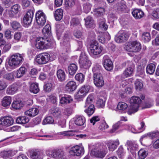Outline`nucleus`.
I'll list each match as a JSON object with an SVG mask.
<instances>
[{
  "label": "nucleus",
  "mask_w": 159,
  "mask_h": 159,
  "mask_svg": "<svg viewBox=\"0 0 159 159\" xmlns=\"http://www.w3.org/2000/svg\"><path fill=\"white\" fill-rule=\"evenodd\" d=\"M24 55L15 53L10 56L8 58V65L12 69H15L20 66L24 61Z\"/></svg>",
  "instance_id": "obj_1"
},
{
  "label": "nucleus",
  "mask_w": 159,
  "mask_h": 159,
  "mask_svg": "<svg viewBox=\"0 0 159 159\" xmlns=\"http://www.w3.org/2000/svg\"><path fill=\"white\" fill-rule=\"evenodd\" d=\"M103 47L96 41H93L90 44L89 52L90 55L95 58L99 57L102 54Z\"/></svg>",
  "instance_id": "obj_2"
},
{
  "label": "nucleus",
  "mask_w": 159,
  "mask_h": 159,
  "mask_svg": "<svg viewBox=\"0 0 159 159\" xmlns=\"http://www.w3.org/2000/svg\"><path fill=\"white\" fill-rule=\"evenodd\" d=\"M106 145L101 144H97L93 147L90 153L91 156L102 158L106 153Z\"/></svg>",
  "instance_id": "obj_3"
},
{
  "label": "nucleus",
  "mask_w": 159,
  "mask_h": 159,
  "mask_svg": "<svg viewBox=\"0 0 159 159\" xmlns=\"http://www.w3.org/2000/svg\"><path fill=\"white\" fill-rule=\"evenodd\" d=\"M141 102V100L139 97L133 96L130 100L131 105L129 106L128 113L129 115H131L137 112L139 107V104Z\"/></svg>",
  "instance_id": "obj_4"
},
{
  "label": "nucleus",
  "mask_w": 159,
  "mask_h": 159,
  "mask_svg": "<svg viewBox=\"0 0 159 159\" xmlns=\"http://www.w3.org/2000/svg\"><path fill=\"white\" fill-rule=\"evenodd\" d=\"M51 39L45 37H40L36 41L35 45L36 48L39 49H47L50 47Z\"/></svg>",
  "instance_id": "obj_5"
},
{
  "label": "nucleus",
  "mask_w": 159,
  "mask_h": 159,
  "mask_svg": "<svg viewBox=\"0 0 159 159\" xmlns=\"http://www.w3.org/2000/svg\"><path fill=\"white\" fill-rule=\"evenodd\" d=\"M93 98L92 95H89L86 99L84 106L85 107H88V109H85L84 111L89 116L92 115L94 111V106L92 104Z\"/></svg>",
  "instance_id": "obj_6"
},
{
  "label": "nucleus",
  "mask_w": 159,
  "mask_h": 159,
  "mask_svg": "<svg viewBox=\"0 0 159 159\" xmlns=\"http://www.w3.org/2000/svg\"><path fill=\"white\" fill-rule=\"evenodd\" d=\"M141 45L138 41H135L129 43L125 47L126 50L132 52H138L141 49Z\"/></svg>",
  "instance_id": "obj_7"
},
{
  "label": "nucleus",
  "mask_w": 159,
  "mask_h": 159,
  "mask_svg": "<svg viewBox=\"0 0 159 159\" xmlns=\"http://www.w3.org/2000/svg\"><path fill=\"white\" fill-rule=\"evenodd\" d=\"M34 16V12L32 10H29L25 15L22 21V25L25 27L30 26L32 22Z\"/></svg>",
  "instance_id": "obj_8"
},
{
  "label": "nucleus",
  "mask_w": 159,
  "mask_h": 159,
  "mask_svg": "<svg viewBox=\"0 0 159 159\" xmlns=\"http://www.w3.org/2000/svg\"><path fill=\"white\" fill-rule=\"evenodd\" d=\"M90 89V86L88 85H84L80 89L75 95V98L80 100L84 97L88 93Z\"/></svg>",
  "instance_id": "obj_9"
},
{
  "label": "nucleus",
  "mask_w": 159,
  "mask_h": 159,
  "mask_svg": "<svg viewBox=\"0 0 159 159\" xmlns=\"http://www.w3.org/2000/svg\"><path fill=\"white\" fill-rule=\"evenodd\" d=\"M69 152L73 156H80L84 154V148L82 146L76 145L71 148Z\"/></svg>",
  "instance_id": "obj_10"
},
{
  "label": "nucleus",
  "mask_w": 159,
  "mask_h": 159,
  "mask_svg": "<svg viewBox=\"0 0 159 159\" xmlns=\"http://www.w3.org/2000/svg\"><path fill=\"white\" fill-rule=\"evenodd\" d=\"M50 55L46 53L39 54L37 56L36 61L39 64H43L47 63L49 60Z\"/></svg>",
  "instance_id": "obj_11"
},
{
  "label": "nucleus",
  "mask_w": 159,
  "mask_h": 159,
  "mask_svg": "<svg viewBox=\"0 0 159 159\" xmlns=\"http://www.w3.org/2000/svg\"><path fill=\"white\" fill-rule=\"evenodd\" d=\"M36 19L38 24L41 26H43L46 23V17L42 11L39 10L36 14Z\"/></svg>",
  "instance_id": "obj_12"
},
{
  "label": "nucleus",
  "mask_w": 159,
  "mask_h": 159,
  "mask_svg": "<svg viewBox=\"0 0 159 159\" xmlns=\"http://www.w3.org/2000/svg\"><path fill=\"white\" fill-rule=\"evenodd\" d=\"M79 63L81 67L86 69L89 68L91 64V61L87 56L84 54H81L80 57Z\"/></svg>",
  "instance_id": "obj_13"
},
{
  "label": "nucleus",
  "mask_w": 159,
  "mask_h": 159,
  "mask_svg": "<svg viewBox=\"0 0 159 159\" xmlns=\"http://www.w3.org/2000/svg\"><path fill=\"white\" fill-rule=\"evenodd\" d=\"M129 34L127 32L120 31L115 37V40L117 43H122L127 41L129 38Z\"/></svg>",
  "instance_id": "obj_14"
},
{
  "label": "nucleus",
  "mask_w": 159,
  "mask_h": 159,
  "mask_svg": "<svg viewBox=\"0 0 159 159\" xmlns=\"http://www.w3.org/2000/svg\"><path fill=\"white\" fill-rule=\"evenodd\" d=\"M93 79L95 85L98 87H101L104 84L103 77L101 74L93 75Z\"/></svg>",
  "instance_id": "obj_15"
},
{
  "label": "nucleus",
  "mask_w": 159,
  "mask_h": 159,
  "mask_svg": "<svg viewBox=\"0 0 159 159\" xmlns=\"http://www.w3.org/2000/svg\"><path fill=\"white\" fill-rule=\"evenodd\" d=\"M102 61L103 66L106 70L110 71L113 69L112 62L107 56L103 57Z\"/></svg>",
  "instance_id": "obj_16"
},
{
  "label": "nucleus",
  "mask_w": 159,
  "mask_h": 159,
  "mask_svg": "<svg viewBox=\"0 0 159 159\" xmlns=\"http://www.w3.org/2000/svg\"><path fill=\"white\" fill-rule=\"evenodd\" d=\"M13 123L12 118L9 116H5L0 119V125L3 127H8Z\"/></svg>",
  "instance_id": "obj_17"
},
{
  "label": "nucleus",
  "mask_w": 159,
  "mask_h": 159,
  "mask_svg": "<svg viewBox=\"0 0 159 159\" xmlns=\"http://www.w3.org/2000/svg\"><path fill=\"white\" fill-rule=\"evenodd\" d=\"M42 33L44 37L51 40L52 35L51 27L50 25L47 24L42 30Z\"/></svg>",
  "instance_id": "obj_18"
},
{
  "label": "nucleus",
  "mask_w": 159,
  "mask_h": 159,
  "mask_svg": "<svg viewBox=\"0 0 159 159\" xmlns=\"http://www.w3.org/2000/svg\"><path fill=\"white\" fill-rule=\"evenodd\" d=\"M119 144V141L118 139H117L113 141H108L107 143V146L110 151H113L117 148Z\"/></svg>",
  "instance_id": "obj_19"
},
{
  "label": "nucleus",
  "mask_w": 159,
  "mask_h": 159,
  "mask_svg": "<svg viewBox=\"0 0 159 159\" xmlns=\"http://www.w3.org/2000/svg\"><path fill=\"white\" fill-rule=\"evenodd\" d=\"M64 152L61 150L54 149L49 152V154L52 158H58L61 157V155H63Z\"/></svg>",
  "instance_id": "obj_20"
},
{
  "label": "nucleus",
  "mask_w": 159,
  "mask_h": 159,
  "mask_svg": "<svg viewBox=\"0 0 159 159\" xmlns=\"http://www.w3.org/2000/svg\"><path fill=\"white\" fill-rule=\"evenodd\" d=\"M12 102L11 97L6 96L4 97L1 101V105L4 107L8 108Z\"/></svg>",
  "instance_id": "obj_21"
},
{
  "label": "nucleus",
  "mask_w": 159,
  "mask_h": 159,
  "mask_svg": "<svg viewBox=\"0 0 159 159\" xmlns=\"http://www.w3.org/2000/svg\"><path fill=\"white\" fill-rule=\"evenodd\" d=\"M110 39V36L109 34L107 32L100 33L98 37V40L102 43H105L106 39L109 40Z\"/></svg>",
  "instance_id": "obj_22"
},
{
  "label": "nucleus",
  "mask_w": 159,
  "mask_h": 159,
  "mask_svg": "<svg viewBox=\"0 0 159 159\" xmlns=\"http://www.w3.org/2000/svg\"><path fill=\"white\" fill-rule=\"evenodd\" d=\"M19 85L18 84H14L9 86L7 89L6 93L9 95L14 94L17 90Z\"/></svg>",
  "instance_id": "obj_23"
},
{
  "label": "nucleus",
  "mask_w": 159,
  "mask_h": 159,
  "mask_svg": "<svg viewBox=\"0 0 159 159\" xmlns=\"http://www.w3.org/2000/svg\"><path fill=\"white\" fill-rule=\"evenodd\" d=\"M30 155L32 158L42 159L43 153L41 150H36L32 151L30 153Z\"/></svg>",
  "instance_id": "obj_24"
},
{
  "label": "nucleus",
  "mask_w": 159,
  "mask_h": 159,
  "mask_svg": "<svg viewBox=\"0 0 159 159\" xmlns=\"http://www.w3.org/2000/svg\"><path fill=\"white\" fill-rule=\"evenodd\" d=\"M76 84L75 82L73 81L69 82L65 87V90L68 92L74 91L76 89Z\"/></svg>",
  "instance_id": "obj_25"
},
{
  "label": "nucleus",
  "mask_w": 159,
  "mask_h": 159,
  "mask_svg": "<svg viewBox=\"0 0 159 159\" xmlns=\"http://www.w3.org/2000/svg\"><path fill=\"white\" fill-rule=\"evenodd\" d=\"M26 68L23 66L20 67L16 71H14L15 73V77L16 78H20L24 75L26 72Z\"/></svg>",
  "instance_id": "obj_26"
},
{
  "label": "nucleus",
  "mask_w": 159,
  "mask_h": 159,
  "mask_svg": "<svg viewBox=\"0 0 159 159\" xmlns=\"http://www.w3.org/2000/svg\"><path fill=\"white\" fill-rule=\"evenodd\" d=\"M132 14L136 19H139L142 18L144 15L143 12L140 9H135L132 12Z\"/></svg>",
  "instance_id": "obj_27"
},
{
  "label": "nucleus",
  "mask_w": 159,
  "mask_h": 159,
  "mask_svg": "<svg viewBox=\"0 0 159 159\" xmlns=\"http://www.w3.org/2000/svg\"><path fill=\"white\" fill-rule=\"evenodd\" d=\"M85 21V25L87 28H93L95 25L94 23V21L92 18L90 16H89L84 18Z\"/></svg>",
  "instance_id": "obj_28"
},
{
  "label": "nucleus",
  "mask_w": 159,
  "mask_h": 159,
  "mask_svg": "<svg viewBox=\"0 0 159 159\" xmlns=\"http://www.w3.org/2000/svg\"><path fill=\"white\" fill-rule=\"evenodd\" d=\"M126 144L129 146L128 149H130V152L132 153H134L135 151L138 149V145L132 141H128L126 142Z\"/></svg>",
  "instance_id": "obj_29"
},
{
  "label": "nucleus",
  "mask_w": 159,
  "mask_h": 159,
  "mask_svg": "<svg viewBox=\"0 0 159 159\" xmlns=\"http://www.w3.org/2000/svg\"><path fill=\"white\" fill-rule=\"evenodd\" d=\"M39 112V111L38 108L34 107L31 108L26 111L25 113V115L31 117H33L37 115L38 114Z\"/></svg>",
  "instance_id": "obj_30"
},
{
  "label": "nucleus",
  "mask_w": 159,
  "mask_h": 159,
  "mask_svg": "<svg viewBox=\"0 0 159 159\" xmlns=\"http://www.w3.org/2000/svg\"><path fill=\"white\" fill-rule=\"evenodd\" d=\"M85 122V119L84 117L82 116H77L75 120V123L78 126L83 125Z\"/></svg>",
  "instance_id": "obj_31"
},
{
  "label": "nucleus",
  "mask_w": 159,
  "mask_h": 159,
  "mask_svg": "<svg viewBox=\"0 0 159 159\" xmlns=\"http://www.w3.org/2000/svg\"><path fill=\"white\" fill-rule=\"evenodd\" d=\"M72 101V98L70 96L66 95L61 98L60 103L62 104H67L70 103Z\"/></svg>",
  "instance_id": "obj_32"
},
{
  "label": "nucleus",
  "mask_w": 159,
  "mask_h": 159,
  "mask_svg": "<svg viewBox=\"0 0 159 159\" xmlns=\"http://www.w3.org/2000/svg\"><path fill=\"white\" fill-rule=\"evenodd\" d=\"M77 69L78 67L75 64H71L68 67L69 74L71 75H74L76 73Z\"/></svg>",
  "instance_id": "obj_33"
},
{
  "label": "nucleus",
  "mask_w": 159,
  "mask_h": 159,
  "mask_svg": "<svg viewBox=\"0 0 159 159\" xmlns=\"http://www.w3.org/2000/svg\"><path fill=\"white\" fill-rule=\"evenodd\" d=\"M134 69L133 66L129 67L125 70L123 72V75L126 77L131 76L133 75Z\"/></svg>",
  "instance_id": "obj_34"
},
{
  "label": "nucleus",
  "mask_w": 159,
  "mask_h": 159,
  "mask_svg": "<svg viewBox=\"0 0 159 159\" xmlns=\"http://www.w3.org/2000/svg\"><path fill=\"white\" fill-rule=\"evenodd\" d=\"M156 64L150 63L146 67V72L150 75L152 74L154 72Z\"/></svg>",
  "instance_id": "obj_35"
},
{
  "label": "nucleus",
  "mask_w": 159,
  "mask_h": 159,
  "mask_svg": "<svg viewBox=\"0 0 159 159\" xmlns=\"http://www.w3.org/2000/svg\"><path fill=\"white\" fill-rule=\"evenodd\" d=\"M63 15V10L61 9H57L54 14L55 20L57 21L60 20L62 18Z\"/></svg>",
  "instance_id": "obj_36"
},
{
  "label": "nucleus",
  "mask_w": 159,
  "mask_h": 159,
  "mask_svg": "<svg viewBox=\"0 0 159 159\" xmlns=\"http://www.w3.org/2000/svg\"><path fill=\"white\" fill-rule=\"evenodd\" d=\"M30 91L35 94L38 93L39 91L38 84L36 83H32L30 86Z\"/></svg>",
  "instance_id": "obj_37"
},
{
  "label": "nucleus",
  "mask_w": 159,
  "mask_h": 159,
  "mask_svg": "<svg viewBox=\"0 0 159 159\" xmlns=\"http://www.w3.org/2000/svg\"><path fill=\"white\" fill-rule=\"evenodd\" d=\"M57 75L60 81H63L65 80L66 75L64 71L61 69H59L57 71Z\"/></svg>",
  "instance_id": "obj_38"
},
{
  "label": "nucleus",
  "mask_w": 159,
  "mask_h": 159,
  "mask_svg": "<svg viewBox=\"0 0 159 159\" xmlns=\"http://www.w3.org/2000/svg\"><path fill=\"white\" fill-rule=\"evenodd\" d=\"M49 112L52 115L57 117H59L61 113L59 108L57 107H53L51 109Z\"/></svg>",
  "instance_id": "obj_39"
},
{
  "label": "nucleus",
  "mask_w": 159,
  "mask_h": 159,
  "mask_svg": "<svg viewBox=\"0 0 159 159\" xmlns=\"http://www.w3.org/2000/svg\"><path fill=\"white\" fill-rule=\"evenodd\" d=\"M106 100V95H105V97H100L97 102V105L98 107L99 108H103L104 107Z\"/></svg>",
  "instance_id": "obj_40"
},
{
  "label": "nucleus",
  "mask_w": 159,
  "mask_h": 159,
  "mask_svg": "<svg viewBox=\"0 0 159 159\" xmlns=\"http://www.w3.org/2000/svg\"><path fill=\"white\" fill-rule=\"evenodd\" d=\"M29 121V119L25 116H22L18 117L16 120L17 123L21 124H25L28 123Z\"/></svg>",
  "instance_id": "obj_41"
},
{
  "label": "nucleus",
  "mask_w": 159,
  "mask_h": 159,
  "mask_svg": "<svg viewBox=\"0 0 159 159\" xmlns=\"http://www.w3.org/2000/svg\"><path fill=\"white\" fill-rule=\"evenodd\" d=\"M148 154V152L144 149H140L138 152V156L139 159H145Z\"/></svg>",
  "instance_id": "obj_42"
},
{
  "label": "nucleus",
  "mask_w": 159,
  "mask_h": 159,
  "mask_svg": "<svg viewBox=\"0 0 159 159\" xmlns=\"http://www.w3.org/2000/svg\"><path fill=\"white\" fill-rule=\"evenodd\" d=\"M94 14L98 16H103L105 13V9L103 7H98L94 10Z\"/></svg>",
  "instance_id": "obj_43"
},
{
  "label": "nucleus",
  "mask_w": 159,
  "mask_h": 159,
  "mask_svg": "<svg viewBox=\"0 0 159 159\" xmlns=\"http://www.w3.org/2000/svg\"><path fill=\"white\" fill-rule=\"evenodd\" d=\"M14 154L12 151H4L2 152L1 156L4 158H7L14 156Z\"/></svg>",
  "instance_id": "obj_44"
},
{
  "label": "nucleus",
  "mask_w": 159,
  "mask_h": 159,
  "mask_svg": "<svg viewBox=\"0 0 159 159\" xmlns=\"http://www.w3.org/2000/svg\"><path fill=\"white\" fill-rule=\"evenodd\" d=\"M99 28L103 30H106L108 28V25L106 23L104 20H99Z\"/></svg>",
  "instance_id": "obj_45"
},
{
  "label": "nucleus",
  "mask_w": 159,
  "mask_h": 159,
  "mask_svg": "<svg viewBox=\"0 0 159 159\" xmlns=\"http://www.w3.org/2000/svg\"><path fill=\"white\" fill-rule=\"evenodd\" d=\"M101 70V66L98 64L95 65L93 68V75L96 74H101L100 73V71Z\"/></svg>",
  "instance_id": "obj_46"
},
{
  "label": "nucleus",
  "mask_w": 159,
  "mask_h": 159,
  "mask_svg": "<svg viewBox=\"0 0 159 159\" xmlns=\"http://www.w3.org/2000/svg\"><path fill=\"white\" fill-rule=\"evenodd\" d=\"M11 106L12 107L15 109H20L23 107L21 102L19 101H14Z\"/></svg>",
  "instance_id": "obj_47"
},
{
  "label": "nucleus",
  "mask_w": 159,
  "mask_h": 159,
  "mask_svg": "<svg viewBox=\"0 0 159 159\" xmlns=\"http://www.w3.org/2000/svg\"><path fill=\"white\" fill-rule=\"evenodd\" d=\"M15 73L14 71L10 73L4 75V78L6 80L10 81H13L14 79Z\"/></svg>",
  "instance_id": "obj_48"
},
{
  "label": "nucleus",
  "mask_w": 159,
  "mask_h": 159,
  "mask_svg": "<svg viewBox=\"0 0 159 159\" xmlns=\"http://www.w3.org/2000/svg\"><path fill=\"white\" fill-rule=\"evenodd\" d=\"M142 39L145 42H148L151 39L150 34L148 32H144L142 35Z\"/></svg>",
  "instance_id": "obj_49"
},
{
  "label": "nucleus",
  "mask_w": 159,
  "mask_h": 159,
  "mask_svg": "<svg viewBox=\"0 0 159 159\" xmlns=\"http://www.w3.org/2000/svg\"><path fill=\"white\" fill-rule=\"evenodd\" d=\"M54 121V120L52 117L48 116L44 119L42 124L43 125L52 124Z\"/></svg>",
  "instance_id": "obj_50"
},
{
  "label": "nucleus",
  "mask_w": 159,
  "mask_h": 159,
  "mask_svg": "<svg viewBox=\"0 0 159 159\" xmlns=\"http://www.w3.org/2000/svg\"><path fill=\"white\" fill-rule=\"evenodd\" d=\"M75 78L76 80L79 82L82 83L84 80L85 76L82 73H78L75 75Z\"/></svg>",
  "instance_id": "obj_51"
},
{
  "label": "nucleus",
  "mask_w": 159,
  "mask_h": 159,
  "mask_svg": "<svg viewBox=\"0 0 159 159\" xmlns=\"http://www.w3.org/2000/svg\"><path fill=\"white\" fill-rule=\"evenodd\" d=\"M92 7V5L89 2L84 3L83 5V10L85 13H87L89 12Z\"/></svg>",
  "instance_id": "obj_52"
},
{
  "label": "nucleus",
  "mask_w": 159,
  "mask_h": 159,
  "mask_svg": "<svg viewBox=\"0 0 159 159\" xmlns=\"http://www.w3.org/2000/svg\"><path fill=\"white\" fill-rule=\"evenodd\" d=\"M65 6L68 8L72 7L75 3V0H65Z\"/></svg>",
  "instance_id": "obj_53"
},
{
  "label": "nucleus",
  "mask_w": 159,
  "mask_h": 159,
  "mask_svg": "<svg viewBox=\"0 0 159 159\" xmlns=\"http://www.w3.org/2000/svg\"><path fill=\"white\" fill-rule=\"evenodd\" d=\"M70 25L71 26L74 27L80 25V23L78 19L73 18L71 20Z\"/></svg>",
  "instance_id": "obj_54"
},
{
  "label": "nucleus",
  "mask_w": 159,
  "mask_h": 159,
  "mask_svg": "<svg viewBox=\"0 0 159 159\" xmlns=\"http://www.w3.org/2000/svg\"><path fill=\"white\" fill-rule=\"evenodd\" d=\"M143 85L142 82L139 80H137L135 82V87L137 90H140L143 87Z\"/></svg>",
  "instance_id": "obj_55"
},
{
  "label": "nucleus",
  "mask_w": 159,
  "mask_h": 159,
  "mask_svg": "<svg viewBox=\"0 0 159 159\" xmlns=\"http://www.w3.org/2000/svg\"><path fill=\"white\" fill-rule=\"evenodd\" d=\"M21 34L20 32L15 33L14 36V39L12 41L13 43H15L19 41L21 39Z\"/></svg>",
  "instance_id": "obj_56"
},
{
  "label": "nucleus",
  "mask_w": 159,
  "mask_h": 159,
  "mask_svg": "<svg viewBox=\"0 0 159 159\" xmlns=\"http://www.w3.org/2000/svg\"><path fill=\"white\" fill-rule=\"evenodd\" d=\"M128 107L127 104L124 102H119L117 105V107L119 110L124 111Z\"/></svg>",
  "instance_id": "obj_57"
},
{
  "label": "nucleus",
  "mask_w": 159,
  "mask_h": 159,
  "mask_svg": "<svg viewBox=\"0 0 159 159\" xmlns=\"http://www.w3.org/2000/svg\"><path fill=\"white\" fill-rule=\"evenodd\" d=\"M52 84V83H48L44 85L43 86L44 90L47 92H50L51 91Z\"/></svg>",
  "instance_id": "obj_58"
},
{
  "label": "nucleus",
  "mask_w": 159,
  "mask_h": 159,
  "mask_svg": "<svg viewBox=\"0 0 159 159\" xmlns=\"http://www.w3.org/2000/svg\"><path fill=\"white\" fill-rule=\"evenodd\" d=\"M141 127L139 128L138 131H133L132 130V131L133 133H137L141 132L143 131L145 128V123L143 121H142L140 123Z\"/></svg>",
  "instance_id": "obj_59"
},
{
  "label": "nucleus",
  "mask_w": 159,
  "mask_h": 159,
  "mask_svg": "<svg viewBox=\"0 0 159 159\" xmlns=\"http://www.w3.org/2000/svg\"><path fill=\"white\" fill-rule=\"evenodd\" d=\"M117 5V10L119 12L124 11L126 8V5L122 3H118Z\"/></svg>",
  "instance_id": "obj_60"
},
{
  "label": "nucleus",
  "mask_w": 159,
  "mask_h": 159,
  "mask_svg": "<svg viewBox=\"0 0 159 159\" xmlns=\"http://www.w3.org/2000/svg\"><path fill=\"white\" fill-rule=\"evenodd\" d=\"M11 11L15 14L17 13L20 10V6L18 4H16L13 5L11 8Z\"/></svg>",
  "instance_id": "obj_61"
},
{
  "label": "nucleus",
  "mask_w": 159,
  "mask_h": 159,
  "mask_svg": "<svg viewBox=\"0 0 159 159\" xmlns=\"http://www.w3.org/2000/svg\"><path fill=\"white\" fill-rule=\"evenodd\" d=\"M11 25L13 29L15 30H17L20 26V24L16 21H12L11 23Z\"/></svg>",
  "instance_id": "obj_62"
},
{
  "label": "nucleus",
  "mask_w": 159,
  "mask_h": 159,
  "mask_svg": "<svg viewBox=\"0 0 159 159\" xmlns=\"http://www.w3.org/2000/svg\"><path fill=\"white\" fill-rule=\"evenodd\" d=\"M152 15L155 18L159 19V8H156L153 9Z\"/></svg>",
  "instance_id": "obj_63"
},
{
  "label": "nucleus",
  "mask_w": 159,
  "mask_h": 159,
  "mask_svg": "<svg viewBox=\"0 0 159 159\" xmlns=\"http://www.w3.org/2000/svg\"><path fill=\"white\" fill-rule=\"evenodd\" d=\"M7 86L6 83L4 81L0 80V92L4 90Z\"/></svg>",
  "instance_id": "obj_64"
}]
</instances>
